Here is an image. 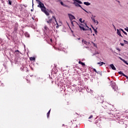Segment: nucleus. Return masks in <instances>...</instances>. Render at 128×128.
I'll use <instances>...</instances> for the list:
<instances>
[{"mask_svg": "<svg viewBox=\"0 0 128 128\" xmlns=\"http://www.w3.org/2000/svg\"><path fill=\"white\" fill-rule=\"evenodd\" d=\"M52 18H50V16H48V18L46 19V22H47L48 24L50 26V24H54V26H56V24L58 25L56 16H52ZM54 20L55 22H54Z\"/></svg>", "mask_w": 128, "mask_h": 128, "instance_id": "f257e3e1", "label": "nucleus"}, {"mask_svg": "<svg viewBox=\"0 0 128 128\" xmlns=\"http://www.w3.org/2000/svg\"><path fill=\"white\" fill-rule=\"evenodd\" d=\"M74 1L73 4H74L76 6L81 8H82V7L80 4H82V2L80 0H72Z\"/></svg>", "mask_w": 128, "mask_h": 128, "instance_id": "f03ea898", "label": "nucleus"}, {"mask_svg": "<svg viewBox=\"0 0 128 128\" xmlns=\"http://www.w3.org/2000/svg\"><path fill=\"white\" fill-rule=\"evenodd\" d=\"M41 10L42 12H44V14H45L46 16H50V13H48V12L46 11V6H44L43 8H41Z\"/></svg>", "mask_w": 128, "mask_h": 128, "instance_id": "7ed1b4c3", "label": "nucleus"}, {"mask_svg": "<svg viewBox=\"0 0 128 128\" xmlns=\"http://www.w3.org/2000/svg\"><path fill=\"white\" fill-rule=\"evenodd\" d=\"M36 2H38V8H42L44 6V4L40 0H36Z\"/></svg>", "mask_w": 128, "mask_h": 128, "instance_id": "20e7f679", "label": "nucleus"}, {"mask_svg": "<svg viewBox=\"0 0 128 128\" xmlns=\"http://www.w3.org/2000/svg\"><path fill=\"white\" fill-rule=\"evenodd\" d=\"M111 86L113 90H118V86H116V82H111Z\"/></svg>", "mask_w": 128, "mask_h": 128, "instance_id": "39448f33", "label": "nucleus"}, {"mask_svg": "<svg viewBox=\"0 0 128 128\" xmlns=\"http://www.w3.org/2000/svg\"><path fill=\"white\" fill-rule=\"evenodd\" d=\"M95 18H96V16L92 15L91 19L92 21L93 22H94V24H96V26H98V20H96Z\"/></svg>", "mask_w": 128, "mask_h": 128, "instance_id": "423d86ee", "label": "nucleus"}, {"mask_svg": "<svg viewBox=\"0 0 128 128\" xmlns=\"http://www.w3.org/2000/svg\"><path fill=\"white\" fill-rule=\"evenodd\" d=\"M86 26V25L80 24L79 25V28H80L81 30H86V28H84V27Z\"/></svg>", "mask_w": 128, "mask_h": 128, "instance_id": "0eeeda50", "label": "nucleus"}, {"mask_svg": "<svg viewBox=\"0 0 128 128\" xmlns=\"http://www.w3.org/2000/svg\"><path fill=\"white\" fill-rule=\"evenodd\" d=\"M68 16L69 18L71 20H75L76 19V18L74 17V16L72 14H68Z\"/></svg>", "mask_w": 128, "mask_h": 128, "instance_id": "6e6552de", "label": "nucleus"}, {"mask_svg": "<svg viewBox=\"0 0 128 128\" xmlns=\"http://www.w3.org/2000/svg\"><path fill=\"white\" fill-rule=\"evenodd\" d=\"M82 44H86V46H88L90 44V42H86V40H82Z\"/></svg>", "mask_w": 128, "mask_h": 128, "instance_id": "1a4fd4ad", "label": "nucleus"}, {"mask_svg": "<svg viewBox=\"0 0 128 128\" xmlns=\"http://www.w3.org/2000/svg\"><path fill=\"white\" fill-rule=\"evenodd\" d=\"M110 66L112 70H116V67L114 66V64H110Z\"/></svg>", "mask_w": 128, "mask_h": 128, "instance_id": "9d476101", "label": "nucleus"}, {"mask_svg": "<svg viewBox=\"0 0 128 128\" xmlns=\"http://www.w3.org/2000/svg\"><path fill=\"white\" fill-rule=\"evenodd\" d=\"M71 24H72V26H74L78 24V23L76 22V21H74V20L72 21V22H71Z\"/></svg>", "mask_w": 128, "mask_h": 128, "instance_id": "9b49d317", "label": "nucleus"}, {"mask_svg": "<svg viewBox=\"0 0 128 128\" xmlns=\"http://www.w3.org/2000/svg\"><path fill=\"white\" fill-rule=\"evenodd\" d=\"M120 60H122V62H124V64H127V66H128V63L126 61V60H124V59H123L122 58L119 57Z\"/></svg>", "mask_w": 128, "mask_h": 128, "instance_id": "f8f14e48", "label": "nucleus"}, {"mask_svg": "<svg viewBox=\"0 0 128 128\" xmlns=\"http://www.w3.org/2000/svg\"><path fill=\"white\" fill-rule=\"evenodd\" d=\"M60 90L62 92V90H64V84H62L60 85Z\"/></svg>", "mask_w": 128, "mask_h": 128, "instance_id": "ddd939ff", "label": "nucleus"}, {"mask_svg": "<svg viewBox=\"0 0 128 128\" xmlns=\"http://www.w3.org/2000/svg\"><path fill=\"white\" fill-rule=\"evenodd\" d=\"M117 34H118V36H121V38H122V36L120 34V30H118V29H117Z\"/></svg>", "mask_w": 128, "mask_h": 128, "instance_id": "4468645a", "label": "nucleus"}, {"mask_svg": "<svg viewBox=\"0 0 128 128\" xmlns=\"http://www.w3.org/2000/svg\"><path fill=\"white\" fill-rule=\"evenodd\" d=\"M97 64H100V66H103L104 64H106V63L102 62H100L97 63Z\"/></svg>", "mask_w": 128, "mask_h": 128, "instance_id": "2eb2a0df", "label": "nucleus"}, {"mask_svg": "<svg viewBox=\"0 0 128 128\" xmlns=\"http://www.w3.org/2000/svg\"><path fill=\"white\" fill-rule=\"evenodd\" d=\"M30 60L31 62H32V61L34 62L36 60V58H34V57H31V58H30Z\"/></svg>", "mask_w": 128, "mask_h": 128, "instance_id": "dca6fc26", "label": "nucleus"}, {"mask_svg": "<svg viewBox=\"0 0 128 128\" xmlns=\"http://www.w3.org/2000/svg\"><path fill=\"white\" fill-rule=\"evenodd\" d=\"M24 34L25 36H26V38H30V34H28V33L25 32Z\"/></svg>", "mask_w": 128, "mask_h": 128, "instance_id": "f3484780", "label": "nucleus"}, {"mask_svg": "<svg viewBox=\"0 0 128 128\" xmlns=\"http://www.w3.org/2000/svg\"><path fill=\"white\" fill-rule=\"evenodd\" d=\"M84 4H86V6H90V3L88 2H84Z\"/></svg>", "mask_w": 128, "mask_h": 128, "instance_id": "a211bd4d", "label": "nucleus"}, {"mask_svg": "<svg viewBox=\"0 0 128 128\" xmlns=\"http://www.w3.org/2000/svg\"><path fill=\"white\" fill-rule=\"evenodd\" d=\"M120 30H122V32L126 34V36H128V33H126V32H124V30L120 28Z\"/></svg>", "mask_w": 128, "mask_h": 128, "instance_id": "6ab92c4d", "label": "nucleus"}, {"mask_svg": "<svg viewBox=\"0 0 128 128\" xmlns=\"http://www.w3.org/2000/svg\"><path fill=\"white\" fill-rule=\"evenodd\" d=\"M78 64H82V66H86V64H84V62H82L80 61L78 62Z\"/></svg>", "mask_w": 128, "mask_h": 128, "instance_id": "aec40b11", "label": "nucleus"}, {"mask_svg": "<svg viewBox=\"0 0 128 128\" xmlns=\"http://www.w3.org/2000/svg\"><path fill=\"white\" fill-rule=\"evenodd\" d=\"M79 20H80V22H82V23L83 22L84 24V20L83 22L82 21V18H80Z\"/></svg>", "mask_w": 128, "mask_h": 128, "instance_id": "412c9836", "label": "nucleus"}, {"mask_svg": "<svg viewBox=\"0 0 128 128\" xmlns=\"http://www.w3.org/2000/svg\"><path fill=\"white\" fill-rule=\"evenodd\" d=\"M93 28L94 30V31L96 34H98V30H96L97 28L95 29L94 28Z\"/></svg>", "mask_w": 128, "mask_h": 128, "instance_id": "4be33fe9", "label": "nucleus"}, {"mask_svg": "<svg viewBox=\"0 0 128 128\" xmlns=\"http://www.w3.org/2000/svg\"><path fill=\"white\" fill-rule=\"evenodd\" d=\"M50 110L47 113V117L48 118V116H50Z\"/></svg>", "mask_w": 128, "mask_h": 128, "instance_id": "5701e85b", "label": "nucleus"}, {"mask_svg": "<svg viewBox=\"0 0 128 128\" xmlns=\"http://www.w3.org/2000/svg\"><path fill=\"white\" fill-rule=\"evenodd\" d=\"M92 42L93 46H95V48H98V46H96V44H94V42Z\"/></svg>", "mask_w": 128, "mask_h": 128, "instance_id": "b1692460", "label": "nucleus"}, {"mask_svg": "<svg viewBox=\"0 0 128 128\" xmlns=\"http://www.w3.org/2000/svg\"><path fill=\"white\" fill-rule=\"evenodd\" d=\"M8 4H10V6H12V1H10V0H8Z\"/></svg>", "mask_w": 128, "mask_h": 128, "instance_id": "393cba45", "label": "nucleus"}, {"mask_svg": "<svg viewBox=\"0 0 128 128\" xmlns=\"http://www.w3.org/2000/svg\"><path fill=\"white\" fill-rule=\"evenodd\" d=\"M118 74H122V76H124V74L122 73V72L121 71L119 72Z\"/></svg>", "mask_w": 128, "mask_h": 128, "instance_id": "a878e982", "label": "nucleus"}, {"mask_svg": "<svg viewBox=\"0 0 128 128\" xmlns=\"http://www.w3.org/2000/svg\"><path fill=\"white\" fill-rule=\"evenodd\" d=\"M48 28L46 26H44V29L46 30Z\"/></svg>", "mask_w": 128, "mask_h": 128, "instance_id": "bb28decb", "label": "nucleus"}, {"mask_svg": "<svg viewBox=\"0 0 128 128\" xmlns=\"http://www.w3.org/2000/svg\"><path fill=\"white\" fill-rule=\"evenodd\" d=\"M124 30H126V32H128V27H126V28H124Z\"/></svg>", "mask_w": 128, "mask_h": 128, "instance_id": "cd10ccee", "label": "nucleus"}, {"mask_svg": "<svg viewBox=\"0 0 128 128\" xmlns=\"http://www.w3.org/2000/svg\"><path fill=\"white\" fill-rule=\"evenodd\" d=\"M124 42H125V44H128V41H126V40H124Z\"/></svg>", "mask_w": 128, "mask_h": 128, "instance_id": "c85d7f7f", "label": "nucleus"}, {"mask_svg": "<svg viewBox=\"0 0 128 128\" xmlns=\"http://www.w3.org/2000/svg\"><path fill=\"white\" fill-rule=\"evenodd\" d=\"M17 30H18V28H14V32H17Z\"/></svg>", "mask_w": 128, "mask_h": 128, "instance_id": "c756f323", "label": "nucleus"}, {"mask_svg": "<svg viewBox=\"0 0 128 128\" xmlns=\"http://www.w3.org/2000/svg\"><path fill=\"white\" fill-rule=\"evenodd\" d=\"M28 84H30V81L28 79H26Z\"/></svg>", "mask_w": 128, "mask_h": 128, "instance_id": "7c9ffc66", "label": "nucleus"}, {"mask_svg": "<svg viewBox=\"0 0 128 128\" xmlns=\"http://www.w3.org/2000/svg\"><path fill=\"white\" fill-rule=\"evenodd\" d=\"M86 12H87V14H88V12L86 11V10L84 9V8H82Z\"/></svg>", "mask_w": 128, "mask_h": 128, "instance_id": "2f4dec72", "label": "nucleus"}, {"mask_svg": "<svg viewBox=\"0 0 128 128\" xmlns=\"http://www.w3.org/2000/svg\"><path fill=\"white\" fill-rule=\"evenodd\" d=\"M93 70L94 72H95L98 73V72H96V68H93Z\"/></svg>", "mask_w": 128, "mask_h": 128, "instance_id": "473e14b6", "label": "nucleus"}, {"mask_svg": "<svg viewBox=\"0 0 128 128\" xmlns=\"http://www.w3.org/2000/svg\"><path fill=\"white\" fill-rule=\"evenodd\" d=\"M123 76H125V78H128V76H126V74H123Z\"/></svg>", "mask_w": 128, "mask_h": 128, "instance_id": "72a5a7b5", "label": "nucleus"}, {"mask_svg": "<svg viewBox=\"0 0 128 128\" xmlns=\"http://www.w3.org/2000/svg\"><path fill=\"white\" fill-rule=\"evenodd\" d=\"M120 44H121L122 46H124V44L123 43H120Z\"/></svg>", "mask_w": 128, "mask_h": 128, "instance_id": "f704fd0d", "label": "nucleus"}, {"mask_svg": "<svg viewBox=\"0 0 128 128\" xmlns=\"http://www.w3.org/2000/svg\"><path fill=\"white\" fill-rule=\"evenodd\" d=\"M117 50H118V52H120V49L119 48H116Z\"/></svg>", "mask_w": 128, "mask_h": 128, "instance_id": "c9c22d12", "label": "nucleus"}, {"mask_svg": "<svg viewBox=\"0 0 128 128\" xmlns=\"http://www.w3.org/2000/svg\"><path fill=\"white\" fill-rule=\"evenodd\" d=\"M15 52H20V51L18 50H15Z\"/></svg>", "mask_w": 128, "mask_h": 128, "instance_id": "e433bc0d", "label": "nucleus"}, {"mask_svg": "<svg viewBox=\"0 0 128 128\" xmlns=\"http://www.w3.org/2000/svg\"><path fill=\"white\" fill-rule=\"evenodd\" d=\"M92 118V116H90L89 118H88L90 119V118Z\"/></svg>", "mask_w": 128, "mask_h": 128, "instance_id": "4c0bfd02", "label": "nucleus"}, {"mask_svg": "<svg viewBox=\"0 0 128 128\" xmlns=\"http://www.w3.org/2000/svg\"><path fill=\"white\" fill-rule=\"evenodd\" d=\"M60 4H62V6H64V2H60Z\"/></svg>", "mask_w": 128, "mask_h": 128, "instance_id": "58836bf2", "label": "nucleus"}, {"mask_svg": "<svg viewBox=\"0 0 128 128\" xmlns=\"http://www.w3.org/2000/svg\"><path fill=\"white\" fill-rule=\"evenodd\" d=\"M98 54V52H96V54Z\"/></svg>", "mask_w": 128, "mask_h": 128, "instance_id": "ea45409f", "label": "nucleus"}, {"mask_svg": "<svg viewBox=\"0 0 128 128\" xmlns=\"http://www.w3.org/2000/svg\"><path fill=\"white\" fill-rule=\"evenodd\" d=\"M65 128H68V126H65Z\"/></svg>", "mask_w": 128, "mask_h": 128, "instance_id": "a19ab883", "label": "nucleus"}, {"mask_svg": "<svg viewBox=\"0 0 128 128\" xmlns=\"http://www.w3.org/2000/svg\"><path fill=\"white\" fill-rule=\"evenodd\" d=\"M50 42H52V40L50 39Z\"/></svg>", "mask_w": 128, "mask_h": 128, "instance_id": "79ce46f5", "label": "nucleus"}, {"mask_svg": "<svg viewBox=\"0 0 128 128\" xmlns=\"http://www.w3.org/2000/svg\"><path fill=\"white\" fill-rule=\"evenodd\" d=\"M118 2L120 4V1H118Z\"/></svg>", "mask_w": 128, "mask_h": 128, "instance_id": "37998d69", "label": "nucleus"}, {"mask_svg": "<svg viewBox=\"0 0 128 128\" xmlns=\"http://www.w3.org/2000/svg\"><path fill=\"white\" fill-rule=\"evenodd\" d=\"M90 92H92V90H90Z\"/></svg>", "mask_w": 128, "mask_h": 128, "instance_id": "c03bdc74", "label": "nucleus"}, {"mask_svg": "<svg viewBox=\"0 0 128 128\" xmlns=\"http://www.w3.org/2000/svg\"><path fill=\"white\" fill-rule=\"evenodd\" d=\"M93 36H94V34H93Z\"/></svg>", "mask_w": 128, "mask_h": 128, "instance_id": "a18cd8bd", "label": "nucleus"}, {"mask_svg": "<svg viewBox=\"0 0 128 128\" xmlns=\"http://www.w3.org/2000/svg\"><path fill=\"white\" fill-rule=\"evenodd\" d=\"M78 40H80V39L79 38Z\"/></svg>", "mask_w": 128, "mask_h": 128, "instance_id": "49530a36", "label": "nucleus"}, {"mask_svg": "<svg viewBox=\"0 0 128 128\" xmlns=\"http://www.w3.org/2000/svg\"><path fill=\"white\" fill-rule=\"evenodd\" d=\"M62 126H64V124H63Z\"/></svg>", "mask_w": 128, "mask_h": 128, "instance_id": "de8ad7c7", "label": "nucleus"}]
</instances>
